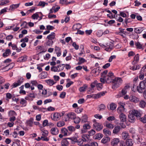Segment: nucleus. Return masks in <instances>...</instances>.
Listing matches in <instances>:
<instances>
[{"mask_svg": "<svg viewBox=\"0 0 146 146\" xmlns=\"http://www.w3.org/2000/svg\"><path fill=\"white\" fill-rule=\"evenodd\" d=\"M119 142V139L118 138H115L111 140V145L112 146H115L118 145Z\"/></svg>", "mask_w": 146, "mask_h": 146, "instance_id": "obj_14", "label": "nucleus"}, {"mask_svg": "<svg viewBox=\"0 0 146 146\" xmlns=\"http://www.w3.org/2000/svg\"><path fill=\"white\" fill-rule=\"evenodd\" d=\"M103 85L102 84L100 83H97L96 86L97 87V90H101L102 88Z\"/></svg>", "mask_w": 146, "mask_h": 146, "instance_id": "obj_58", "label": "nucleus"}, {"mask_svg": "<svg viewBox=\"0 0 146 146\" xmlns=\"http://www.w3.org/2000/svg\"><path fill=\"white\" fill-rule=\"evenodd\" d=\"M15 64L14 63H8V65L7 68V69H5V71H7L9 70L12 69L14 66Z\"/></svg>", "mask_w": 146, "mask_h": 146, "instance_id": "obj_40", "label": "nucleus"}, {"mask_svg": "<svg viewBox=\"0 0 146 146\" xmlns=\"http://www.w3.org/2000/svg\"><path fill=\"white\" fill-rule=\"evenodd\" d=\"M145 88V85L143 81L141 82L139 85L137 87V90L139 92L142 93L143 92V90Z\"/></svg>", "mask_w": 146, "mask_h": 146, "instance_id": "obj_5", "label": "nucleus"}, {"mask_svg": "<svg viewBox=\"0 0 146 146\" xmlns=\"http://www.w3.org/2000/svg\"><path fill=\"white\" fill-rule=\"evenodd\" d=\"M129 101L131 102L136 103L139 101V99L137 97L131 95L129 96Z\"/></svg>", "mask_w": 146, "mask_h": 146, "instance_id": "obj_11", "label": "nucleus"}, {"mask_svg": "<svg viewBox=\"0 0 146 146\" xmlns=\"http://www.w3.org/2000/svg\"><path fill=\"white\" fill-rule=\"evenodd\" d=\"M11 61V59L8 58L2 62L1 63L0 66L1 70H3L5 71V69H7V68L8 63H10Z\"/></svg>", "mask_w": 146, "mask_h": 146, "instance_id": "obj_2", "label": "nucleus"}, {"mask_svg": "<svg viewBox=\"0 0 146 146\" xmlns=\"http://www.w3.org/2000/svg\"><path fill=\"white\" fill-rule=\"evenodd\" d=\"M81 122L86 123L88 121V116L86 114L83 115L81 119Z\"/></svg>", "mask_w": 146, "mask_h": 146, "instance_id": "obj_35", "label": "nucleus"}, {"mask_svg": "<svg viewBox=\"0 0 146 146\" xmlns=\"http://www.w3.org/2000/svg\"><path fill=\"white\" fill-rule=\"evenodd\" d=\"M139 54H136L134 58V60L133 63L134 64H135L138 62L139 60Z\"/></svg>", "mask_w": 146, "mask_h": 146, "instance_id": "obj_42", "label": "nucleus"}, {"mask_svg": "<svg viewBox=\"0 0 146 146\" xmlns=\"http://www.w3.org/2000/svg\"><path fill=\"white\" fill-rule=\"evenodd\" d=\"M82 25L80 23H77L74 24L72 27V28L74 30H79L82 27Z\"/></svg>", "mask_w": 146, "mask_h": 146, "instance_id": "obj_24", "label": "nucleus"}, {"mask_svg": "<svg viewBox=\"0 0 146 146\" xmlns=\"http://www.w3.org/2000/svg\"><path fill=\"white\" fill-rule=\"evenodd\" d=\"M21 104L22 105V106H25L27 105V101L24 99L22 98L21 99L20 102Z\"/></svg>", "mask_w": 146, "mask_h": 146, "instance_id": "obj_56", "label": "nucleus"}, {"mask_svg": "<svg viewBox=\"0 0 146 146\" xmlns=\"http://www.w3.org/2000/svg\"><path fill=\"white\" fill-rule=\"evenodd\" d=\"M65 125V122L63 121H60L56 123V126L59 127H60L64 126Z\"/></svg>", "mask_w": 146, "mask_h": 146, "instance_id": "obj_31", "label": "nucleus"}, {"mask_svg": "<svg viewBox=\"0 0 146 146\" xmlns=\"http://www.w3.org/2000/svg\"><path fill=\"white\" fill-rule=\"evenodd\" d=\"M113 46L111 42L107 43L106 44L105 50L106 51L110 52L113 48Z\"/></svg>", "mask_w": 146, "mask_h": 146, "instance_id": "obj_8", "label": "nucleus"}, {"mask_svg": "<svg viewBox=\"0 0 146 146\" xmlns=\"http://www.w3.org/2000/svg\"><path fill=\"white\" fill-rule=\"evenodd\" d=\"M119 118L121 122H124L126 121V116L125 114L123 113H121L119 114Z\"/></svg>", "mask_w": 146, "mask_h": 146, "instance_id": "obj_16", "label": "nucleus"}, {"mask_svg": "<svg viewBox=\"0 0 146 146\" xmlns=\"http://www.w3.org/2000/svg\"><path fill=\"white\" fill-rule=\"evenodd\" d=\"M27 59V56H22L18 59L17 62H23L26 61Z\"/></svg>", "mask_w": 146, "mask_h": 146, "instance_id": "obj_28", "label": "nucleus"}, {"mask_svg": "<svg viewBox=\"0 0 146 146\" xmlns=\"http://www.w3.org/2000/svg\"><path fill=\"white\" fill-rule=\"evenodd\" d=\"M74 122L76 124L79 123L81 120V119L78 117L76 116V117L74 118Z\"/></svg>", "mask_w": 146, "mask_h": 146, "instance_id": "obj_51", "label": "nucleus"}, {"mask_svg": "<svg viewBox=\"0 0 146 146\" xmlns=\"http://www.w3.org/2000/svg\"><path fill=\"white\" fill-rule=\"evenodd\" d=\"M34 119L32 118H31L29 120L27 121V123L28 125L32 127Z\"/></svg>", "mask_w": 146, "mask_h": 146, "instance_id": "obj_44", "label": "nucleus"}, {"mask_svg": "<svg viewBox=\"0 0 146 146\" xmlns=\"http://www.w3.org/2000/svg\"><path fill=\"white\" fill-rule=\"evenodd\" d=\"M122 138L123 139L125 140L128 138L129 136L128 133L126 131H124L122 133Z\"/></svg>", "mask_w": 146, "mask_h": 146, "instance_id": "obj_32", "label": "nucleus"}, {"mask_svg": "<svg viewBox=\"0 0 146 146\" xmlns=\"http://www.w3.org/2000/svg\"><path fill=\"white\" fill-rule=\"evenodd\" d=\"M106 83L109 84L112 81V79L114 77L113 73L111 72H109L108 74L105 76Z\"/></svg>", "mask_w": 146, "mask_h": 146, "instance_id": "obj_3", "label": "nucleus"}, {"mask_svg": "<svg viewBox=\"0 0 146 146\" xmlns=\"http://www.w3.org/2000/svg\"><path fill=\"white\" fill-rule=\"evenodd\" d=\"M50 86H51L55 84L56 82H54L53 80L48 79L45 81Z\"/></svg>", "mask_w": 146, "mask_h": 146, "instance_id": "obj_30", "label": "nucleus"}, {"mask_svg": "<svg viewBox=\"0 0 146 146\" xmlns=\"http://www.w3.org/2000/svg\"><path fill=\"white\" fill-rule=\"evenodd\" d=\"M61 144L62 146H68L69 145V142L67 140V139H63L61 142Z\"/></svg>", "mask_w": 146, "mask_h": 146, "instance_id": "obj_36", "label": "nucleus"}, {"mask_svg": "<svg viewBox=\"0 0 146 146\" xmlns=\"http://www.w3.org/2000/svg\"><path fill=\"white\" fill-rule=\"evenodd\" d=\"M56 34L54 32H52L47 37V38L49 40H52L55 38Z\"/></svg>", "mask_w": 146, "mask_h": 146, "instance_id": "obj_25", "label": "nucleus"}, {"mask_svg": "<svg viewBox=\"0 0 146 146\" xmlns=\"http://www.w3.org/2000/svg\"><path fill=\"white\" fill-rule=\"evenodd\" d=\"M8 115L9 116H15L17 115L15 111L13 110H10L8 113Z\"/></svg>", "mask_w": 146, "mask_h": 146, "instance_id": "obj_54", "label": "nucleus"}, {"mask_svg": "<svg viewBox=\"0 0 146 146\" xmlns=\"http://www.w3.org/2000/svg\"><path fill=\"white\" fill-rule=\"evenodd\" d=\"M60 113L58 112H55L51 114V119L54 121H57L59 120L61 117Z\"/></svg>", "mask_w": 146, "mask_h": 146, "instance_id": "obj_4", "label": "nucleus"}, {"mask_svg": "<svg viewBox=\"0 0 146 146\" xmlns=\"http://www.w3.org/2000/svg\"><path fill=\"white\" fill-rule=\"evenodd\" d=\"M93 127L94 129L98 131H100L103 127L102 125L98 123H94L93 125Z\"/></svg>", "mask_w": 146, "mask_h": 146, "instance_id": "obj_9", "label": "nucleus"}, {"mask_svg": "<svg viewBox=\"0 0 146 146\" xmlns=\"http://www.w3.org/2000/svg\"><path fill=\"white\" fill-rule=\"evenodd\" d=\"M122 82L123 80L121 78H115L113 80V84L112 85V88H114L119 87Z\"/></svg>", "mask_w": 146, "mask_h": 146, "instance_id": "obj_1", "label": "nucleus"}, {"mask_svg": "<svg viewBox=\"0 0 146 146\" xmlns=\"http://www.w3.org/2000/svg\"><path fill=\"white\" fill-rule=\"evenodd\" d=\"M82 137L83 139H78L77 141L76 142L77 144L80 146L82 144L84 141H86V139L83 137L82 136Z\"/></svg>", "mask_w": 146, "mask_h": 146, "instance_id": "obj_26", "label": "nucleus"}, {"mask_svg": "<svg viewBox=\"0 0 146 146\" xmlns=\"http://www.w3.org/2000/svg\"><path fill=\"white\" fill-rule=\"evenodd\" d=\"M125 143V145L127 146H132L133 145L132 140L131 139H127Z\"/></svg>", "mask_w": 146, "mask_h": 146, "instance_id": "obj_34", "label": "nucleus"}, {"mask_svg": "<svg viewBox=\"0 0 146 146\" xmlns=\"http://www.w3.org/2000/svg\"><path fill=\"white\" fill-rule=\"evenodd\" d=\"M53 43L54 42L52 40L49 39L46 44V45L49 46H51L53 44Z\"/></svg>", "mask_w": 146, "mask_h": 146, "instance_id": "obj_52", "label": "nucleus"}, {"mask_svg": "<svg viewBox=\"0 0 146 146\" xmlns=\"http://www.w3.org/2000/svg\"><path fill=\"white\" fill-rule=\"evenodd\" d=\"M130 88L129 86L127 84L125 86L121 91V93L123 95H125Z\"/></svg>", "mask_w": 146, "mask_h": 146, "instance_id": "obj_18", "label": "nucleus"}, {"mask_svg": "<svg viewBox=\"0 0 146 146\" xmlns=\"http://www.w3.org/2000/svg\"><path fill=\"white\" fill-rule=\"evenodd\" d=\"M39 15L38 13L34 14L32 16V18L34 19H37Z\"/></svg>", "mask_w": 146, "mask_h": 146, "instance_id": "obj_63", "label": "nucleus"}, {"mask_svg": "<svg viewBox=\"0 0 146 146\" xmlns=\"http://www.w3.org/2000/svg\"><path fill=\"white\" fill-rule=\"evenodd\" d=\"M97 36L99 37L103 35V31L102 30H99L96 33Z\"/></svg>", "mask_w": 146, "mask_h": 146, "instance_id": "obj_59", "label": "nucleus"}, {"mask_svg": "<svg viewBox=\"0 0 146 146\" xmlns=\"http://www.w3.org/2000/svg\"><path fill=\"white\" fill-rule=\"evenodd\" d=\"M130 111L137 118H140L141 114L139 111L136 110H134L131 111Z\"/></svg>", "mask_w": 146, "mask_h": 146, "instance_id": "obj_17", "label": "nucleus"}, {"mask_svg": "<svg viewBox=\"0 0 146 146\" xmlns=\"http://www.w3.org/2000/svg\"><path fill=\"white\" fill-rule=\"evenodd\" d=\"M83 129L87 130L89 129L90 128V125L88 123H85L83 125Z\"/></svg>", "mask_w": 146, "mask_h": 146, "instance_id": "obj_53", "label": "nucleus"}, {"mask_svg": "<svg viewBox=\"0 0 146 146\" xmlns=\"http://www.w3.org/2000/svg\"><path fill=\"white\" fill-rule=\"evenodd\" d=\"M110 140V137H104L101 141V142L104 144H105L109 142Z\"/></svg>", "mask_w": 146, "mask_h": 146, "instance_id": "obj_23", "label": "nucleus"}, {"mask_svg": "<svg viewBox=\"0 0 146 146\" xmlns=\"http://www.w3.org/2000/svg\"><path fill=\"white\" fill-rule=\"evenodd\" d=\"M104 92H101L97 94H95L94 96V98H100L101 96H104L106 93Z\"/></svg>", "mask_w": 146, "mask_h": 146, "instance_id": "obj_27", "label": "nucleus"}, {"mask_svg": "<svg viewBox=\"0 0 146 146\" xmlns=\"http://www.w3.org/2000/svg\"><path fill=\"white\" fill-rule=\"evenodd\" d=\"M140 121L143 123H146V114L144 116L140 118Z\"/></svg>", "mask_w": 146, "mask_h": 146, "instance_id": "obj_61", "label": "nucleus"}, {"mask_svg": "<svg viewBox=\"0 0 146 146\" xmlns=\"http://www.w3.org/2000/svg\"><path fill=\"white\" fill-rule=\"evenodd\" d=\"M103 132L105 135L107 136L111 135V132L108 129H104L103 130Z\"/></svg>", "mask_w": 146, "mask_h": 146, "instance_id": "obj_37", "label": "nucleus"}, {"mask_svg": "<svg viewBox=\"0 0 146 146\" xmlns=\"http://www.w3.org/2000/svg\"><path fill=\"white\" fill-rule=\"evenodd\" d=\"M42 90V92L41 93L42 96L45 97H47V94L48 93L47 90L44 88Z\"/></svg>", "mask_w": 146, "mask_h": 146, "instance_id": "obj_48", "label": "nucleus"}, {"mask_svg": "<svg viewBox=\"0 0 146 146\" xmlns=\"http://www.w3.org/2000/svg\"><path fill=\"white\" fill-rule=\"evenodd\" d=\"M67 129L68 131L71 133L74 131L76 130L75 128L71 125L68 126Z\"/></svg>", "mask_w": 146, "mask_h": 146, "instance_id": "obj_47", "label": "nucleus"}, {"mask_svg": "<svg viewBox=\"0 0 146 146\" xmlns=\"http://www.w3.org/2000/svg\"><path fill=\"white\" fill-rule=\"evenodd\" d=\"M125 108L124 107H119L117 109V111L119 114L124 111Z\"/></svg>", "mask_w": 146, "mask_h": 146, "instance_id": "obj_50", "label": "nucleus"}, {"mask_svg": "<svg viewBox=\"0 0 146 146\" xmlns=\"http://www.w3.org/2000/svg\"><path fill=\"white\" fill-rule=\"evenodd\" d=\"M106 126L107 127L111 129H112L114 127V125L113 124L107 123H106Z\"/></svg>", "mask_w": 146, "mask_h": 146, "instance_id": "obj_57", "label": "nucleus"}, {"mask_svg": "<svg viewBox=\"0 0 146 146\" xmlns=\"http://www.w3.org/2000/svg\"><path fill=\"white\" fill-rule=\"evenodd\" d=\"M88 87V86L87 84H84L82 86L80 87L79 88V90L81 92H84L86 91Z\"/></svg>", "mask_w": 146, "mask_h": 146, "instance_id": "obj_20", "label": "nucleus"}, {"mask_svg": "<svg viewBox=\"0 0 146 146\" xmlns=\"http://www.w3.org/2000/svg\"><path fill=\"white\" fill-rule=\"evenodd\" d=\"M37 48L38 50V51L40 52V53L45 52L46 50V49H44L43 46H38L37 47Z\"/></svg>", "mask_w": 146, "mask_h": 146, "instance_id": "obj_33", "label": "nucleus"}, {"mask_svg": "<svg viewBox=\"0 0 146 146\" xmlns=\"http://www.w3.org/2000/svg\"><path fill=\"white\" fill-rule=\"evenodd\" d=\"M134 140L137 141V143H140L142 141V140L141 139L138 135L135 136L133 137Z\"/></svg>", "mask_w": 146, "mask_h": 146, "instance_id": "obj_46", "label": "nucleus"}, {"mask_svg": "<svg viewBox=\"0 0 146 146\" xmlns=\"http://www.w3.org/2000/svg\"><path fill=\"white\" fill-rule=\"evenodd\" d=\"M58 72L62 71L64 69L65 67L64 64H60L57 66Z\"/></svg>", "mask_w": 146, "mask_h": 146, "instance_id": "obj_45", "label": "nucleus"}, {"mask_svg": "<svg viewBox=\"0 0 146 146\" xmlns=\"http://www.w3.org/2000/svg\"><path fill=\"white\" fill-rule=\"evenodd\" d=\"M54 53H56L57 57H59L61 55V51L60 47L55 46L54 47Z\"/></svg>", "mask_w": 146, "mask_h": 146, "instance_id": "obj_13", "label": "nucleus"}, {"mask_svg": "<svg viewBox=\"0 0 146 146\" xmlns=\"http://www.w3.org/2000/svg\"><path fill=\"white\" fill-rule=\"evenodd\" d=\"M144 30L143 28L142 27H139L135 28V31L137 33H140Z\"/></svg>", "mask_w": 146, "mask_h": 146, "instance_id": "obj_39", "label": "nucleus"}, {"mask_svg": "<svg viewBox=\"0 0 146 146\" xmlns=\"http://www.w3.org/2000/svg\"><path fill=\"white\" fill-rule=\"evenodd\" d=\"M126 126L125 125L121 126V127L119 126H116L114 128L113 130V133L115 134H117L122 129V128H124Z\"/></svg>", "mask_w": 146, "mask_h": 146, "instance_id": "obj_7", "label": "nucleus"}, {"mask_svg": "<svg viewBox=\"0 0 146 146\" xmlns=\"http://www.w3.org/2000/svg\"><path fill=\"white\" fill-rule=\"evenodd\" d=\"M137 49H141L143 50V44H141L139 42H136L135 44Z\"/></svg>", "mask_w": 146, "mask_h": 146, "instance_id": "obj_29", "label": "nucleus"}, {"mask_svg": "<svg viewBox=\"0 0 146 146\" xmlns=\"http://www.w3.org/2000/svg\"><path fill=\"white\" fill-rule=\"evenodd\" d=\"M139 106L141 108H144L146 106V102L143 100H141L139 102Z\"/></svg>", "mask_w": 146, "mask_h": 146, "instance_id": "obj_19", "label": "nucleus"}, {"mask_svg": "<svg viewBox=\"0 0 146 146\" xmlns=\"http://www.w3.org/2000/svg\"><path fill=\"white\" fill-rule=\"evenodd\" d=\"M50 132L52 135H56L59 133V130L57 127H53L50 129Z\"/></svg>", "mask_w": 146, "mask_h": 146, "instance_id": "obj_10", "label": "nucleus"}, {"mask_svg": "<svg viewBox=\"0 0 146 146\" xmlns=\"http://www.w3.org/2000/svg\"><path fill=\"white\" fill-rule=\"evenodd\" d=\"M51 70L54 72H58L57 67V66H53L51 68Z\"/></svg>", "mask_w": 146, "mask_h": 146, "instance_id": "obj_62", "label": "nucleus"}, {"mask_svg": "<svg viewBox=\"0 0 146 146\" xmlns=\"http://www.w3.org/2000/svg\"><path fill=\"white\" fill-rule=\"evenodd\" d=\"M40 130L41 131V134L42 136H43L44 138H48L47 137L49 133L48 131L43 128L42 127L40 128Z\"/></svg>", "mask_w": 146, "mask_h": 146, "instance_id": "obj_6", "label": "nucleus"}, {"mask_svg": "<svg viewBox=\"0 0 146 146\" xmlns=\"http://www.w3.org/2000/svg\"><path fill=\"white\" fill-rule=\"evenodd\" d=\"M19 5V4H13L10 6L9 9V11H14L15 9L18 7Z\"/></svg>", "mask_w": 146, "mask_h": 146, "instance_id": "obj_22", "label": "nucleus"}, {"mask_svg": "<svg viewBox=\"0 0 146 146\" xmlns=\"http://www.w3.org/2000/svg\"><path fill=\"white\" fill-rule=\"evenodd\" d=\"M23 80H24V78H23L20 77L18 79L17 82V83H18L20 85L23 82Z\"/></svg>", "mask_w": 146, "mask_h": 146, "instance_id": "obj_64", "label": "nucleus"}, {"mask_svg": "<svg viewBox=\"0 0 146 146\" xmlns=\"http://www.w3.org/2000/svg\"><path fill=\"white\" fill-rule=\"evenodd\" d=\"M11 51L10 49H7L5 50V52L3 53V56L4 57L8 56L10 54Z\"/></svg>", "mask_w": 146, "mask_h": 146, "instance_id": "obj_43", "label": "nucleus"}, {"mask_svg": "<svg viewBox=\"0 0 146 146\" xmlns=\"http://www.w3.org/2000/svg\"><path fill=\"white\" fill-rule=\"evenodd\" d=\"M66 116L69 119H73L76 117V114L74 112H70L66 114Z\"/></svg>", "mask_w": 146, "mask_h": 146, "instance_id": "obj_15", "label": "nucleus"}, {"mask_svg": "<svg viewBox=\"0 0 146 146\" xmlns=\"http://www.w3.org/2000/svg\"><path fill=\"white\" fill-rule=\"evenodd\" d=\"M68 129L64 127L62 128L60 130L61 133L64 136H66L68 135Z\"/></svg>", "mask_w": 146, "mask_h": 146, "instance_id": "obj_21", "label": "nucleus"}, {"mask_svg": "<svg viewBox=\"0 0 146 146\" xmlns=\"http://www.w3.org/2000/svg\"><path fill=\"white\" fill-rule=\"evenodd\" d=\"M67 139L70 140L72 143H75L77 141V138L76 137L74 136L72 137L68 138Z\"/></svg>", "mask_w": 146, "mask_h": 146, "instance_id": "obj_38", "label": "nucleus"}, {"mask_svg": "<svg viewBox=\"0 0 146 146\" xmlns=\"http://www.w3.org/2000/svg\"><path fill=\"white\" fill-rule=\"evenodd\" d=\"M0 5H3L9 2L8 0H0Z\"/></svg>", "mask_w": 146, "mask_h": 146, "instance_id": "obj_49", "label": "nucleus"}, {"mask_svg": "<svg viewBox=\"0 0 146 146\" xmlns=\"http://www.w3.org/2000/svg\"><path fill=\"white\" fill-rule=\"evenodd\" d=\"M37 140L38 141H39L40 140H42L44 141H49V139L48 138H44L43 137V136H41V137H38Z\"/></svg>", "mask_w": 146, "mask_h": 146, "instance_id": "obj_55", "label": "nucleus"}, {"mask_svg": "<svg viewBox=\"0 0 146 146\" xmlns=\"http://www.w3.org/2000/svg\"><path fill=\"white\" fill-rule=\"evenodd\" d=\"M128 119L129 121L131 123L134 122L135 120V116L130 111H129L128 115Z\"/></svg>", "mask_w": 146, "mask_h": 146, "instance_id": "obj_12", "label": "nucleus"}, {"mask_svg": "<svg viewBox=\"0 0 146 146\" xmlns=\"http://www.w3.org/2000/svg\"><path fill=\"white\" fill-rule=\"evenodd\" d=\"M116 108V105L114 103H111L110 104V109L111 110H115Z\"/></svg>", "mask_w": 146, "mask_h": 146, "instance_id": "obj_60", "label": "nucleus"}, {"mask_svg": "<svg viewBox=\"0 0 146 146\" xmlns=\"http://www.w3.org/2000/svg\"><path fill=\"white\" fill-rule=\"evenodd\" d=\"M103 137V135L100 133H98L96 134L94 136V138L95 139L100 140Z\"/></svg>", "mask_w": 146, "mask_h": 146, "instance_id": "obj_41", "label": "nucleus"}]
</instances>
